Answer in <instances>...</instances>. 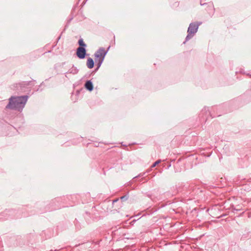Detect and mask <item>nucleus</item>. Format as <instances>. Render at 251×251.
<instances>
[{"label":"nucleus","mask_w":251,"mask_h":251,"mask_svg":"<svg viewBox=\"0 0 251 251\" xmlns=\"http://www.w3.org/2000/svg\"><path fill=\"white\" fill-rule=\"evenodd\" d=\"M85 88L89 91H92L93 90V84L91 80H88L85 84Z\"/></svg>","instance_id":"nucleus-5"},{"label":"nucleus","mask_w":251,"mask_h":251,"mask_svg":"<svg viewBox=\"0 0 251 251\" xmlns=\"http://www.w3.org/2000/svg\"><path fill=\"white\" fill-rule=\"evenodd\" d=\"M121 199L122 200H126V196H122L121 198Z\"/></svg>","instance_id":"nucleus-14"},{"label":"nucleus","mask_w":251,"mask_h":251,"mask_svg":"<svg viewBox=\"0 0 251 251\" xmlns=\"http://www.w3.org/2000/svg\"><path fill=\"white\" fill-rule=\"evenodd\" d=\"M29 84V82H23L17 84L18 87H20L21 90H23V89L26 86Z\"/></svg>","instance_id":"nucleus-8"},{"label":"nucleus","mask_w":251,"mask_h":251,"mask_svg":"<svg viewBox=\"0 0 251 251\" xmlns=\"http://www.w3.org/2000/svg\"><path fill=\"white\" fill-rule=\"evenodd\" d=\"M78 70L76 67L73 66L71 69L69 70L68 73L75 75L78 73Z\"/></svg>","instance_id":"nucleus-7"},{"label":"nucleus","mask_w":251,"mask_h":251,"mask_svg":"<svg viewBox=\"0 0 251 251\" xmlns=\"http://www.w3.org/2000/svg\"><path fill=\"white\" fill-rule=\"evenodd\" d=\"M201 23L194 22L189 25L187 30L188 34L186 37L185 41L183 42L185 44L187 41L192 38L198 31L199 25Z\"/></svg>","instance_id":"nucleus-2"},{"label":"nucleus","mask_w":251,"mask_h":251,"mask_svg":"<svg viewBox=\"0 0 251 251\" xmlns=\"http://www.w3.org/2000/svg\"><path fill=\"white\" fill-rule=\"evenodd\" d=\"M78 43L79 45V47H83L85 48L86 47V44L83 42V40L82 38L79 39Z\"/></svg>","instance_id":"nucleus-10"},{"label":"nucleus","mask_w":251,"mask_h":251,"mask_svg":"<svg viewBox=\"0 0 251 251\" xmlns=\"http://www.w3.org/2000/svg\"><path fill=\"white\" fill-rule=\"evenodd\" d=\"M161 162V161L160 160H157L156 161H155L152 165H151V167L152 168H153L155 166H156L157 164H158L160 162Z\"/></svg>","instance_id":"nucleus-13"},{"label":"nucleus","mask_w":251,"mask_h":251,"mask_svg":"<svg viewBox=\"0 0 251 251\" xmlns=\"http://www.w3.org/2000/svg\"><path fill=\"white\" fill-rule=\"evenodd\" d=\"M14 212L13 210H6L4 211V214L7 216V218L9 217H12L13 214Z\"/></svg>","instance_id":"nucleus-11"},{"label":"nucleus","mask_w":251,"mask_h":251,"mask_svg":"<svg viewBox=\"0 0 251 251\" xmlns=\"http://www.w3.org/2000/svg\"><path fill=\"white\" fill-rule=\"evenodd\" d=\"M109 49V47L108 49ZM108 50H105L104 48L101 47L99 48L94 54L95 60H104L105 55H106Z\"/></svg>","instance_id":"nucleus-3"},{"label":"nucleus","mask_w":251,"mask_h":251,"mask_svg":"<svg viewBox=\"0 0 251 251\" xmlns=\"http://www.w3.org/2000/svg\"><path fill=\"white\" fill-rule=\"evenodd\" d=\"M242 205H237L235 207L233 208L234 210H240L242 209Z\"/></svg>","instance_id":"nucleus-12"},{"label":"nucleus","mask_w":251,"mask_h":251,"mask_svg":"<svg viewBox=\"0 0 251 251\" xmlns=\"http://www.w3.org/2000/svg\"><path fill=\"white\" fill-rule=\"evenodd\" d=\"M76 54L80 59L85 58L86 55V50L83 47H78L76 50Z\"/></svg>","instance_id":"nucleus-4"},{"label":"nucleus","mask_w":251,"mask_h":251,"mask_svg":"<svg viewBox=\"0 0 251 251\" xmlns=\"http://www.w3.org/2000/svg\"><path fill=\"white\" fill-rule=\"evenodd\" d=\"M95 61L97 65V68L96 69L95 71H97L101 65L103 60H102L101 59L100 60V59H99V60H95Z\"/></svg>","instance_id":"nucleus-9"},{"label":"nucleus","mask_w":251,"mask_h":251,"mask_svg":"<svg viewBox=\"0 0 251 251\" xmlns=\"http://www.w3.org/2000/svg\"><path fill=\"white\" fill-rule=\"evenodd\" d=\"M28 98L27 96L11 97L9 99V103L6 108L21 111L25 107Z\"/></svg>","instance_id":"nucleus-1"},{"label":"nucleus","mask_w":251,"mask_h":251,"mask_svg":"<svg viewBox=\"0 0 251 251\" xmlns=\"http://www.w3.org/2000/svg\"><path fill=\"white\" fill-rule=\"evenodd\" d=\"M205 112H206V108H205L204 109H203L201 111V114H202L203 113H204Z\"/></svg>","instance_id":"nucleus-15"},{"label":"nucleus","mask_w":251,"mask_h":251,"mask_svg":"<svg viewBox=\"0 0 251 251\" xmlns=\"http://www.w3.org/2000/svg\"><path fill=\"white\" fill-rule=\"evenodd\" d=\"M86 65L89 69L93 68L94 66V61L93 59L90 57L88 58L87 59Z\"/></svg>","instance_id":"nucleus-6"}]
</instances>
